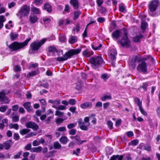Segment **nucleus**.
<instances>
[{
  "label": "nucleus",
  "instance_id": "7ed1b4c3",
  "mask_svg": "<svg viewBox=\"0 0 160 160\" xmlns=\"http://www.w3.org/2000/svg\"><path fill=\"white\" fill-rule=\"evenodd\" d=\"M30 12V7L26 5L22 6L18 11L17 15L21 20L25 18H28Z\"/></svg>",
  "mask_w": 160,
  "mask_h": 160
},
{
  "label": "nucleus",
  "instance_id": "f257e3e1",
  "mask_svg": "<svg viewBox=\"0 0 160 160\" xmlns=\"http://www.w3.org/2000/svg\"><path fill=\"white\" fill-rule=\"evenodd\" d=\"M149 14L152 16L160 15L159 2L158 0H152L148 4Z\"/></svg>",
  "mask_w": 160,
  "mask_h": 160
},
{
  "label": "nucleus",
  "instance_id": "79ce46f5",
  "mask_svg": "<svg viewBox=\"0 0 160 160\" xmlns=\"http://www.w3.org/2000/svg\"><path fill=\"white\" fill-rule=\"evenodd\" d=\"M9 127L10 128H13L16 130L18 129V125L17 124H12L10 123L9 125Z\"/></svg>",
  "mask_w": 160,
  "mask_h": 160
},
{
  "label": "nucleus",
  "instance_id": "4468645a",
  "mask_svg": "<svg viewBox=\"0 0 160 160\" xmlns=\"http://www.w3.org/2000/svg\"><path fill=\"white\" fill-rule=\"evenodd\" d=\"M102 44L99 43L98 41L95 42L92 44V48L95 50H100Z\"/></svg>",
  "mask_w": 160,
  "mask_h": 160
},
{
  "label": "nucleus",
  "instance_id": "58836bf2",
  "mask_svg": "<svg viewBox=\"0 0 160 160\" xmlns=\"http://www.w3.org/2000/svg\"><path fill=\"white\" fill-rule=\"evenodd\" d=\"M18 34L16 33H11L10 34V38L12 40H14L17 38Z\"/></svg>",
  "mask_w": 160,
  "mask_h": 160
},
{
  "label": "nucleus",
  "instance_id": "c03bdc74",
  "mask_svg": "<svg viewBox=\"0 0 160 160\" xmlns=\"http://www.w3.org/2000/svg\"><path fill=\"white\" fill-rule=\"evenodd\" d=\"M139 141L137 139H135L132 140L129 143L130 145L136 146L138 143Z\"/></svg>",
  "mask_w": 160,
  "mask_h": 160
},
{
  "label": "nucleus",
  "instance_id": "2f4dec72",
  "mask_svg": "<svg viewBox=\"0 0 160 160\" xmlns=\"http://www.w3.org/2000/svg\"><path fill=\"white\" fill-rule=\"evenodd\" d=\"M134 100L135 102L137 104L139 108L142 106V101H140L138 98H134Z\"/></svg>",
  "mask_w": 160,
  "mask_h": 160
},
{
  "label": "nucleus",
  "instance_id": "39448f33",
  "mask_svg": "<svg viewBox=\"0 0 160 160\" xmlns=\"http://www.w3.org/2000/svg\"><path fill=\"white\" fill-rule=\"evenodd\" d=\"M89 61L92 67L94 69L98 68L102 63L103 60L101 56H95L91 58Z\"/></svg>",
  "mask_w": 160,
  "mask_h": 160
},
{
  "label": "nucleus",
  "instance_id": "ddd939ff",
  "mask_svg": "<svg viewBox=\"0 0 160 160\" xmlns=\"http://www.w3.org/2000/svg\"><path fill=\"white\" fill-rule=\"evenodd\" d=\"M48 102L52 103V107L56 109L59 105L60 104V101L58 99L55 100H49L48 101Z\"/></svg>",
  "mask_w": 160,
  "mask_h": 160
},
{
  "label": "nucleus",
  "instance_id": "338daca9",
  "mask_svg": "<svg viewBox=\"0 0 160 160\" xmlns=\"http://www.w3.org/2000/svg\"><path fill=\"white\" fill-rule=\"evenodd\" d=\"M34 2L37 5H39L42 2V0H34Z\"/></svg>",
  "mask_w": 160,
  "mask_h": 160
},
{
  "label": "nucleus",
  "instance_id": "2eb2a0df",
  "mask_svg": "<svg viewBox=\"0 0 160 160\" xmlns=\"http://www.w3.org/2000/svg\"><path fill=\"white\" fill-rule=\"evenodd\" d=\"M121 34V32L120 30H116L113 32L112 36L113 39L117 40Z\"/></svg>",
  "mask_w": 160,
  "mask_h": 160
},
{
  "label": "nucleus",
  "instance_id": "5701e85b",
  "mask_svg": "<svg viewBox=\"0 0 160 160\" xmlns=\"http://www.w3.org/2000/svg\"><path fill=\"white\" fill-rule=\"evenodd\" d=\"M77 41V38L76 37L71 36L69 40V42L71 44L76 42Z\"/></svg>",
  "mask_w": 160,
  "mask_h": 160
},
{
  "label": "nucleus",
  "instance_id": "603ef678",
  "mask_svg": "<svg viewBox=\"0 0 160 160\" xmlns=\"http://www.w3.org/2000/svg\"><path fill=\"white\" fill-rule=\"evenodd\" d=\"M56 109L59 110H64L66 109V107L63 105H58Z\"/></svg>",
  "mask_w": 160,
  "mask_h": 160
},
{
  "label": "nucleus",
  "instance_id": "f8f14e48",
  "mask_svg": "<svg viewBox=\"0 0 160 160\" xmlns=\"http://www.w3.org/2000/svg\"><path fill=\"white\" fill-rule=\"evenodd\" d=\"M0 101L3 103H8L9 102L8 98L5 96V94L3 92H0Z\"/></svg>",
  "mask_w": 160,
  "mask_h": 160
},
{
  "label": "nucleus",
  "instance_id": "c85d7f7f",
  "mask_svg": "<svg viewBox=\"0 0 160 160\" xmlns=\"http://www.w3.org/2000/svg\"><path fill=\"white\" fill-rule=\"evenodd\" d=\"M38 74V71H34L29 72L27 74V77L29 78L31 77H33Z\"/></svg>",
  "mask_w": 160,
  "mask_h": 160
},
{
  "label": "nucleus",
  "instance_id": "680f3d73",
  "mask_svg": "<svg viewBox=\"0 0 160 160\" xmlns=\"http://www.w3.org/2000/svg\"><path fill=\"white\" fill-rule=\"evenodd\" d=\"M7 107L6 106H4L0 107V111L2 112H5L7 109Z\"/></svg>",
  "mask_w": 160,
  "mask_h": 160
},
{
  "label": "nucleus",
  "instance_id": "b1692460",
  "mask_svg": "<svg viewBox=\"0 0 160 160\" xmlns=\"http://www.w3.org/2000/svg\"><path fill=\"white\" fill-rule=\"evenodd\" d=\"M6 19L5 17L3 15L0 16V29H1L3 26V22H5Z\"/></svg>",
  "mask_w": 160,
  "mask_h": 160
},
{
  "label": "nucleus",
  "instance_id": "a211bd4d",
  "mask_svg": "<svg viewBox=\"0 0 160 160\" xmlns=\"http://www.w3.org/2000/svg\"><path fill=\"white\" fill-rule=\"evenodd\" d=\"M93 54L92 51L89 49H87L83 53V55L86 57H89Z\"/></svg>",
  "mask_w": 160,
  "mask_h": 160
},
{
  "label": "nucleus",
  "instance_id": "6e6d98bb",
  "mask_svg": "<svg viewBox=\"0 0 160 160\" xmlns=\"http://www.w3.org/2000/svg\"><path fill=\"white\" fill-rule=\"evenodd\" d=\"M67 119V118L64 119H62L61 118H58V119H57L56 120V122L58 124H60L62 123L64 120L66 119Z\"/></svg>",
  "mask_w": 160,
  "mask_h": 160
},
{
  "label": "nucleus",
  "instance_id": "423d86ee",
  "mask_svg": "<svg viewBox=\"0 0 160 160\" xmlns=\"http://www.w3.org/2000/svg\"><path fill=\"white\" fill-rule=\"evenodd\" d=\"M47 38H44L38 42H34L32 43L30 45V48L29 52L31 53H34L35 51H37L40 46L43 45L47 41Z\"/></svg>",
  "mask_w": 160,
  "mask_h": 160
},
{
  "label": "nucleus",
  "instance_id": "49530a36",
  "mask_svg": "<svg viewBox=\"0 0 160 160\" xmlns=\"http://www.w3.org/2000/svg\"><path fill=\"white\" fill-rule=\"evenodd\" d=\"M42 150V148L41 147L35 148L33 149V151L37 152H40Z\"/></svg>",
  "mask_w": 160,
  "mask_h": 160
},
{
  "label": "nucleus",
  "instance_id": "09e8293b",
  "mask_svg": "<svg viewBox=\"0 0 160 160\" xmlns=\"http://www.w3.org/2000/svg\"><path fill=\"white\" fill-rule=\"evenodd\" d=\"M43 20L45 24H48L49 23L51 22V19L49 18L45 17L43 18Z\"/></svg>",
  "mask_w": 160,
  "mask_h": 160
},
{
  "label": "nucleus",
  "instance_id": "e433bc0d",
  "mask_svg": "<svg viewBox=\"0 0 160 160\" xmlns=\"http://www.w3.org/2000/svg\"><path fill=\"white\" fill-rule=\"evenodd\" d=\"M139 110L141 113L144 116H146L148 115L147 112L143 108L142 106L139 108Z\"/></svg>",
  "mask_w": 160,
  "mask_h": 160
},
{
  "label": "nucleus",
  "instance_id": "a19ab883",
  "mask_svg": "<svg viewBox=\"0 0 160 160\" xmlns=\"http://www.w3.org/2000/svg\"><path fill=\"white\" fill-rule=\"evenodd\" d=\"M59 40L60 42H66V38L65 35H61L59 37Z\"/></svg>",
  "mask_w": 160,
  "mask_h": 160
},
{
  "label": "nucleus",
  "instance_id": "7c9ffc66",
  "mask_svg": "<svg viewBox=\"0 0 160 160\" xmlns=\"http://www.w3.org/2000/svg\"><path fill=\"white\" fill-rule=\"evenodd\" d=\"M80 28L79 24H77L76 26L74 27L73 29V32L75 34L76 33H78L80 30Z\"/></svg>",
  "mask_w": 160,
  "mask_h": 160
},
{
  "label": "nucleus",
  "instance_id": "69168bd1",
  "mask_svg": "<svg viewBox=\"0 0 160 160\" xmlns=\"http://www.w3.org/2000/svg\"><path fill=\"white\" fill-rule=\"evenodd\" d=\"M76 131L74 129H72L69 131V134L74 135L76 134Z\"/></svg>",
  "mask_w": 160,
  "mask_h": 160
},
{
  "label": "nucleus",
  "instance_id": "9d476101",
  "mask_svg": "<svg viewBox=\"0 0 160 160\" xmlns=\"http://www.w3.org/2000/svg\"><path fill=\"white\" fill-rule=\"evenodd\" d=\"M25 125L27 128H32L35 131L37 130L39 128L37 123L32 121H29L26 122L25 124Z\"/></svg>",
  "mask_w": 160,
  "mask_h": 160
},
{
  "label": "nucleus",
  "instance_id": "20e7f679",
  "mask_svg": "<svg viewBox=\"0 0 160 160\" xmlns=\"http://www.w3.org/2000/svg\"><path fill=\"white\" fill-rule=\"evenodd\" d=\"M30 40V38H28L25 41L21 43L14 42L9 46V48L12 51L18 50L26 46Z\"/></svg>",
  "mask_w": 160,
  "mask_h": 160
},
{
  "label": "nucleus",
  "instance_id": "a878e982",
  "mask_svg": "<svg viewBox=\"0 0 160 160\" xmlns=\"http://www.w3.org/2000/svg\"><path fill=\"white\" fill-rule=\"evenodd\" d=\"M32 11L36 14H38L40 13V11L39 9L35 7H32L31 8Z\"/></svg>",
  "mask_w": 160,
  "mask_h": 160
},
{
  "label": "nucleus",
  "instance_id": "393cba45",
  "mask_svg": "<svg viewBox=\"0 0 160 160\" xmlns=\"http://www.w3.org/2000/svg\"><path fill=\"white\" fill-rule=\"evenodd\" d=\"M48 49L49 52H51L53 54H54L56 52H57L58 51L56 48L53 46L49 47Z\"/></svg>",
  "mask_w": 160,
  "mask_h": 160
},
{
  "label": "nucleus",
  "instance_id": "dca6fc26",
  "mask_svg": "<svg viewBox=\"0 0 160 160\" xmlns=\"http://www.w3.org/2000/svg\"><path fill=\"white\" fill-rule=\"evenodd\" d=\"M92 106V103L90 102H87L81 104L80 107L82 109H85L88 108H91Z\"/></svg>",
  "mask_w": 160,
  "mask_h": 160
},
{
  "label": "nucleus",
  "instance_id": "c756f323",
  "mask_svg": "<svg viewBox=\"0 0 160 160\" xmlns=\"http://www.w3.org/2000/svg\"><path fill=\"white\" fill-rule=\"evenodd\" d=\"M11 142L10 141H8L4 143V147L6 149H8L11 147Z\"/></svg>",
  "mask_w": 160,
  "mask_h": 160
},
{
  "label": "nucleus",
  "instance_id": "4c0bfd02",
  "mask_svg": "<svg viewBox=\"0 0 160 160\" xmlns=\"http://www.w3.org/2000/svg\"><path fill=\"white\" fill-rule=\"evenodd\" d=\"M147 25V23L144 21H142V22L141 24V29L143 31L144 30Z\"/></svg>",
  "mask_w": 160,
  "mask_h": 160
},
{
  "label": "nucleus",
  "instance_id": "4d7b16f0",
  "mask_svg": "<svg viewBox=\"0 0 160 160\" xmlns=\"http://www.w3.org/2000/svg\"><path fill=\"white\" fill-rule=\"evenodd\" d=\"M63 114V112L61 111L57 110L55 112V115L59 116H61Z\"/></svg>",
  "mask_w": 160,
  "mask_h": 160
},
{
  "label": "nucleus",
  "instance_id": "0eeeda50",
  "mask_svg": "<svg viewBox=\"0 0 160 160\" xmlns=\"http://www.w3.org/2000/svg\"><path fill=\"white\" fill-rule=\"evenodd\" d=\"M119 42L122 47L128 48L130 46L131 42L128 38L126 32H124L122 39L119 41Z\"/></svg>",
  "mask_w": 160,
  "mask_h": 160
},
{
  "label": "nucleus",
  "instance_id": "72a5a7b5",
  "mask_svg": "<svg viewBox=\"0 0 160 160\" xmlns=\"http://www.w3.org/2000/svg\"><path fill=\"white\" fill-rule=\"evenodd\" d=\"M81 13V12L79 11H76L74 12V17L73 19L74 20H76L78 19L79 16Z\"/></svg>",
  "mask_w": 160,
  "mask_h": 160
},
{
  "label": "nucleus",
  "instance_id": "052dcab7",
  "mask_svg": "<svg viewBox=\"0 0 160 160\" xmlns=\"http://www.w3.org/2000/svg\"><path fill=\"white\" fill-rule=\"evenodd\" d=\"M57 130L60 132H63L66 131V128L65 127H62L58 128Z\"/></svg>",
  "mask_w": 160,
  "mask_h": 160
},
{
  "label": "nucleus",
  "instance_id": "6e6552de",
  "mask_svg": "<svg viewBox=\"0 0 160 160\" xmlns=\"http://www.w3.org/2000/svg\"><path fill=\"white\" fill-rule=\"evenodd\" d=\"M137 69L139 72H141L144 73H146L147 72V63L144 62H141L137 67Z\"/></svg>",
  "mask_w": 160,
  "mask_h": 160
},
{
  "label": "nucleus",
  "instance_id": "aec40b11",
  "mask_svg": "<svg viewBox=\"0 0 160 160\" xmlns=\"http://www.w3.org/2000/svg\"><path fill=\"white\" fill-rule=\"evenodd\" d=\"M137 61H138V57L135 56L132 58V61L129 62V65H131L133 68H134L136 65L135 62Z\"/></svg>",
  "mask_w": 160,
  "mask_h": 160
},
{
  "label": "nucleus",
  "instance_id": "de8ad7c7",
  "mask_svg": "<svg viewBox=\"0 0 160 160\" xmlns=\"http://www.w3.org/2000/svg\"><path fill=\"white\" fill-rule=\"evenodd\" d=\"M39 101L40 102L41 105L42 107H45L47 104L45 100L43 99H40L39 100Z\"/></svg>",
  "mask_w": 160,
  "mask_h": 160
},
{
  "label": "nucleus",
  "instance_id": "0e129e2a",
  "mask_svg": "<svg viewBox=\"0 0 160 160\" xmlns=\"http://www.w3.org/2000/svg\"><path fill=\"white\" fill-rule=\"evenodd\" d=\"M109 53L112 54L113 55H117V52L116 50L115 49H112L110 50Z\"/></svg>",
  "mask_w": 160,
  "mask_h": 160
},
{
  "label": "nucleus",
  "instance_id": "9b49d317",
  "mask_svg": "<svg viewBox=\"0 0 160 160\" xmlns=\"http://www.w3.org/2000/svg\"><path fill=\"white\" fill-rule=\"evenodd\" d=\"M70 138L72 139H75V142L77 144L79 145L82 144L84 142H87V140H81L80 137L78 135L74 137L70 136Z\"/></svg>",
  "mask_w": 160,
  "mask_h": 160
},
{
  "label": "nucleus",
  "instance_id": "bf43d9fd",
  "mask_svg": "<svg viewBox=\"0 0 160 160\" xmlns=\"http://www.w3.org/2000/svg\"><path fill=\"white\" fill-rule=\"evenodd\" d=\"M116 55H113L112 54H109V57L110 58H111V60H112L113 62L116 59Z\"/></svg>",
  "mask_w": 160,
  "mask_h": 160
},
{
  "label": "nucleus",
  "instance_id": "864d4df0",
  "mask_svg": "<svg viewBox=\"0 0 160 160\" xmlns=\"http://www.w3.org/2000/svg\"><path fill=\"white\" fill-rule=\"evenodd\" d=\"M107 124L108 128L110 129H112V128L113 123L110 121H108L107 122Z\"/></svg>",
  "mask_w": 160,
  "mask_h": 160
},
{
  "label": "nucleus",
  "instance_id": "c9c22d12",
  "mask_svg": "<svg viewBox=\"0 0 160 160\" xmlns=\"http://www.w3.org/2000/svg\"><path fill=\"white\" fill-rule=\"evenodd\" d=\"M101 77L104 81H106L109 78V76L107 73H103L102 74Z\"/></svg>",
  "mask_w": 160,
  "mask_h": 160
},
{
  "label": "nucleus",
  "instance_id": "5fc2aeb1",
  "mask_svg": "<svg viewBox=\"0 0 160 160\" xmlns=\"http://www.w3.org/2000/svg\"><path fill=\"white\" fill-rule=\"evenodd\" d=\"M80 149L79 148H77L76 150H73V154L79 155V154L80 153Z\"/></svg>",
  "mask_w": 160,
  "mask_h": 160
},
{
  "label": "nucleus",
  "instance_id": "13d9d810",
  "mask_svg": "<svg viewBox=\"0 0 160 160\" xmlns=\"http://www.w3.org/2000/svg\"><path fill=\"white\" fill-rule=\"evenodd\" d=\"M69 110L72 113H75L76 110V108L74 106L70 107L69 109Z\"/></svg>",
  "mask_w": 160,
  "mask_h": 160
},
{
  "label": "nucleus",
  "instance_id": "412c9836",
  "mask_svg": "<svg viewBox=\"0 0 160 160\" xmlns=\"http://www.w3.org/2000/svg\"><path fill=\"white\" fill-rule=\"evenodd\" d=\"M71 4L76 9H77L78 7V1L77 0H71Z\"/></svg>",
  "mask_w": 160,
  "mask_h": 160
},
{
  "label": "nucleus",
  "instance_id": "6ab92c4d",
  "mask_svg": "<svg viewBox=\"0 0 160 160\" xmlns=\"http://www.w3.org/2000/svg\"><path fill=\"white\" fill-rule=\"evenodd\" d=\"M11 116L13 121L14 122H17L19 121V117L17 115L16 112H13Z\"/></svg>",
  "mask_w": 160,
  "mask_h": 160
},
{
  "label": "nucleus",
  "instance_id": "f03ea898",
  "mask_svg": "<svg viewBox=\"0 0 160 160\" xmlns=\"http://www.w3.org/2000/svg\"><path fill=\"white\" fill-rule=\"evenodd\" d=\"M81 51V49L80 48L70 49L65 53L63 57L57 58L56 60L59 62L66 61L68 58H70L73 55L78 54Z\"/></svg>",
  "mask_w": 160,
  "mask_h": 160
},
{
  "label": "nucleus",
  "instance_id": "e2e57ef3",
  "mask_svg": "<svg viewBox=\"0 0 160 160\" xmlns=\"http://www.w3.org/2000/svg\"><path fill=\"white\" fill-rule=\"evenodd\" d=\"M97 3V5L98 7H100L101 6L103 2V0H97L96 1Z\"/></svg>",
  "mask_w": 160,
  "mask_h": 160
},
{
  "label": "nucleus",
  "instance_id": "f3484780",
  "mask_svg": "<svg viewBox=\"0 0 160 160\" xmlns=\"http://www.w3.org/2000/svg\"><path fill=\"white\" fill-rule=\"evenodd\" d=\"M29 21L32 23H34L37 22L38 18L37 16L34 14H31L29 18Z\"/></svg>",
  "mask_w": 160,
  "mask_h": 160
},
{
  "label": "nucleus",
  "instance_id": "bb28decb",
  "mask_svg": "<svg viewBox=\"0 0 160 160\" xmlns=\"http://www.w3.org/2000/svg\"><path fill=\"white\" fill-rule=\"evenodd\" d=\"M30 131V130L28 128H25V129H22L20 131V134L22 135H23L25 134L28 133Z\"/></svg>",
  "mask_w": 160,
  "mask_h": 160
},
{
  "label": "nucleus",
  "instance_id": "ea45409f",
  "mask_svg": "<svg viewBox=\"0 0 160 160\" xmlns=\"http://www.w3.org/2000/svg\"><path fill=\"white\" fill-rule=\"evenodd\" d=\"M142 36L141 34L133 38V41L134 42H138L139 41L140 39L142 38Z\"/></svg>",
  "mask_w": 160,
  "mask_h": 160
},
{
  "label": "nucleus",
  "instance_id": "4be33fe9",
  "mask_svg": "<svg viewBox=\"0 0 160 160\" xmlns=\"http://www.w3.org/2000/svg\"><path fill=\"white\" fill-rule=\"evenodd\" d=\"M44 9L49 12H51L52 11L51 6L50 4L48 3H47L44 4Z\"/></svg>",
  "mask_w": 160,
  "mask_h": 160
},
{
  "label": "nucleus",
  "instance_id": "774afa93",
  "mask_svg": "<svg viewBox=\"0 0 160 160\" xmlns=\"http://www.w3.org/2000/svg\"><path fill=\"white\" fill-rule=\"evenodd\" d=\"M144 150L147 151H150L151 150V148L150 146L148 145H145L144 147V148L143 149Z\"/></svg>",
  "mask_w": 160,
  "mask_h": 160
},
{
  "label": "nucleus",
  "instance_id": "473e14b6",
  "mask_svg": "<svg viewBox=\"0 0 160 160\" xmlns=\"http://www.w3.org/2000/svg\"><path fill=\"white\" fill-rule=\"evenodd\" d=\"M119 10L122 12H126V9L124 4L121 3L119 5Z\"/></svg>",
  "mask_w": 160,
  "mask_h": 160
},
{
  "label": "nucleus",
  "instance_id": "37998d69",
  "mask_svg": "<svg viewBox=\"0 0 160 160\" xmlns=\"http://www.w3.org/2000/svg\"><path fill=\"white\" fill-rule=\"evenodd\" d=\"M54 147L56 149H59L61 148V146L58 142H56L54 143Z\"/></svg>",
  "mask_w": 160,
  "mask_h": 160
},
{
  "label": "nucleus",
  "instance_id": "3c124183",
  "mask_svg": "<svg viewBox=\"0 0 160 160\" xmlns=\"http://www.w3.org/2000/svg\"><path fill=\"white\" fill-rule=\"evenodd\" d=\"M68 102L71 105H73L76 104V101L74 99H71L68 100Z\"/></svg>",
  "mask_w": 160,
  "mask_h": 160
},
{
  "label": "nucleus",
  "instance_id": "cd10ccee",
  "mask_svg": "<svg viewBox=\"0 0 160 160\" xmlns=\"http://www.w3.org/2000/svg\"><path fill=\"white\" fill-rule=\"evenodd\" d=\"M68 140L67 138L65 136L62 137L60 139V141L64 144H66Z\"/></svg>",
  "mask_w": 160,
  "mask_h": 160
},
{
  "label": "nucleus",
  "instance_id": "8fccbe9b",
  "mask_svg": "<svg viewBox=\"0 0 160 160\" xmlns=\"http://www.w3.org/2000/svg\"><path fill=\"white\" fill-rule=\"evenodd\" d=\"M76 125L77 124L75 123H72L68 124L67 127L69 129H71L75 127Z\"/></svg>",
  "mask_w": 160,
  "mask_h": 160
},
{
  "label": "nucleus",
  "instance_id": "1a4fd4ad",
  "mask_svg": "<svg viewBox=\"0 0 160 160\" xmlns=\"http://www.w3.org/2000/svg\"><path fill=\"white\" fill-rule=\"evenodd\" d=\"M78 126L82 130L87 131L88 130V128L90 125V123H84L82 119H79L78 121Z\"/></svg>",
  "mask_w": 160,
  "mask_h": 160
},
{
  "label": "nucleus",
  "instance_id": "a18cd8bd",
  "mask_svg": "<svg viewBox=\"0 0 160 160\" xmlns=\"http://www.w3.org/2000/svg\"><path fill=\"white\" fill-rule=\"evenodd\" d=\"M24 107L27 109L30 108L31 106V103L29 102H27L23 104Z\"/></svg>",
  "mask_w": 160,
  "mask_h": 160
},
{
  "label": "nucleus",
  "instance_id": "f704fd0d",
  "mask_svg": "<svg viewBox=\"0 0 160 160\" xmlns=\"http://www.w3.org/2000/svg\"><path fill=\"white\" fill-rule=\"evenodd\" d=\"M112 97L110 95H106L104 96L102 98V101H105L106 100H110L111 99Z\"/></svg>",
  "mask_w": 160,
  "mask_h": 160
}]
</instances>
